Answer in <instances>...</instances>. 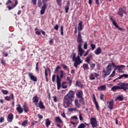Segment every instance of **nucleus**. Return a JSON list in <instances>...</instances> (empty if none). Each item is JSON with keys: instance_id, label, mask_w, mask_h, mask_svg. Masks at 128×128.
Instances as JSON below:
<instances>
[{"instance_id": "f257e3e1", "label": "nucleus", "mask_w": 128, "mask_h": 128, "mask_svg": "<svg viewBox=\"0 0 128 128\" xmlns=\"http://www.w3.org/2000/svg\"><path fill=\"white\" fill-rule=\"evenodd\" d=\"M112 66L115 68L116 70H122L125 66L124 65L116 66L114 62L109 64L106 68V70H103L102 72H104L103 75L104 78H106L108 76H110V72H112Z\"/></svg>"}, {"instance_id": "f03ea898", "label": "nucleus", "mask_w": 128, "mask_h": 128, "mask_svg": "<svg viewBox=\"0 0 128 128\" xmlns=\"http://www.w3.org/2000/svg\"><path fill=\"white\" fill-rule=\"evenodd\" d=\"M64 76H66V73L64 70L60 71V76L58 74H56V84H57V90H60V86H62L61 82L62 78H64Z\"/></svg>"}, {"instance_id": "7ed1b4c3", "label": "nucleus", "mask_w": 128, "mask_h": 128, "mask_svg": "<svg viewBox=\"0 0 128 128\" xmlns=\"http://www.w3.org/2000/svg\"><path fill=\"white\" fill-rule=\"evenodd\" d=\"M117 90H124V92H128V83H122L119 86H113L112 88V92H116Z\"/></svg>"}, {"instance_id": "20e7f679", "label": "nucleus", "mask_w": 128, "mask_h": 128, "mask_svg": "<svg viewBox=\"0 0 128 128\" xmlns=\"http://www.w3.org/2000/svg\"><path fill=\"white\" fill-rule=\"evenodd\" d=\"M76 54L74 53L72 56V60L75 62L74 63V68H78V64H82V60H80V56L78 55L77 57L76 58Z\"/></svg>"}, {"instance_id": "39448f33", "label": "nucleus", "mask_w": 128, "mask_h": 128, "mask_svg": "<svg viewBox=\"0 0 128 128\" xmlns=\"http://www.w3.org/2000/svg\"><path fill=\"white\" fill-rule=\"evenodd\" d=\"M72 104V99L68 98V97L64 96L63 106L64 108H70V105Z\"/></svg>"}, {"instance_id": "423d86ee", "label": "nucleus", "mask_w": 128, "mask_h": 128, "mask_svg": "<svg viewBox=\"0 0 128 128\" xmlns=\"http://www.w3.org/2000/svg\"><path fill=\"white\" fill-rule=\"evenodd\" d=\"M124 14H126V9L124 6H122L119 8L118 12V14L120 16V18H122L124 16Z\"/></svg>"}, {"instance_id": "0eeeda50", "label": "nucleus", "mask_w": 128, "mask_h": 128, "mask_svg": "<svg viewBox=\"0 0 128 128\" xmlns=\"http://www.w3.org/2000/svg\"><path fill=\"white\" fill-rule=\"evenodd\" d=\"M43 5L41 8V10L40 11V14H44V12H46V8L48 5L46 4V2L48 0H42Z\"/></svg>"}, {"instance_id": "6e6552de", "label": "nucleus", "mask_w": 128, "mask_h": 128, "mask_svg": "<svg viewBox=\"0 0 128 128\" xmlns=\"http://www.w3.org/2000/svg\"><path fill=\"white\" fill-rule=\"evenodd\" d=\"M110 20H112L114 26H115V28H117L118 30H120V32H126V29L118 26V24H116V22L114 21V18H112L110 17Z\"/></svg>"}, {"instance_id": "1a4fd4ad", "label": "nucleus", "mask_w": 128, "mask_h": 128, "mask_svg": "<svg viewBox=\"0 0 128 128\" xmlns=\"http://www.w3.org/2000/svg\"><path fill=\"white\" fill-rule=\"evenodd\" d=\"M90 122L92 128H94L98 126V122L96 121V118H92L90 120Z\"/></svg>"}, {"instance_id": "9d476101", "label": "nucleus", "mask_w": 128, "mask_h": 128, "mask_svg": "<svg viewBox=\"0 0 128 128\" xmlns=\"http://www.w3.org/2000/svg\"><path fill=\"white\" fill-rule=\"evenodd\" d=\"M78 56L79 58H80V56H82V55L84 54V50L82 48V46L80 44L78 46Z\"/></svg>"}, {"instance_id": "9b49d317", "label": "nucleus", "mask_w": 128, "mask_h": 128, "mask_svg": "<svg viewBox=\"0 0 128 128\" xmlns=\"http://www.w3.org/2000/svg\"><path fill=\"white\" fill-rule=\"evenodd\" d=\"M66 98H70L71 100H72L74 98V92L70 90L68 93L64 96Z\"/></svg>"}, {"instance_id": "f8f14e48", "label": "nucleus", "mask_w": 128, "mask_h": 128, "mask_svg": "<svg viewBox=\"0 0 128 128\" xmlns=\"http://www.w3.org/2000/svg\"><path fill=\"white\" fill-rule=\"evenodd\" d=\"M77 42H78V46L80 44L81 46L82 44V34H80V32H78V36L77 37Z\"/></svg>"}, {"instance_id": "ddd939ff", "label": "nucleus", "mask_w": 128, "mask_h": 128, "mask_svg": "<svg viewBox=\"0 0 128 128\" xmlns=\"http://www.w3.org/2000/svg\"><path fill=\"white\" fill-rule=\"evenodd\" d=\"M28 76L30 78L31 80H32V82H38V78L34 76V74H32V73H28Z\"/></svg>"}, {"instance_id": "4468645a", "label": "nucleus", "mask_w": 128, "mask_h": 128, "mask_svg": "<svg viewBox=\"0 0 128 128\" xmlns=\"http://www.w3.org/2000/svg\"><path fill=\"white\" fill-rule=\"evenodd\" d=\"M16 106V110L18 114H22L24 112V108L22 107L20 104H18Z\"/></svg>"}, {"instance_id": "2eb2a0df", "label": "nucleus", "mask_w": 128, "mask_h": 128, "mask_svg": "<svg viewBox=\"0 0 128 128\" xmlns=\"http://www.w3.org/2000/svg\"><path fill=\"white\" fill-rule=\"evenodd\" d=\"M14 120V114L10 113L7 116V121L8 122H12Z\"/></svg>"}, {"instance_id": "dca6fc26", "label": "nucleus", "mask_w": 128, "mask_h": 128, "mask_svg": "<svg viewBox=\"0 0 128 128\" xmlns=\"http://www.w3.org/2000/svg\"><path fill=\"white\" fill-rule=\"evenodd\" d=\"M93 102L96 106V108L97 110H100V106H98V101H96V96H94V94H93Z\"/></svg>"}, {"instance_id": "f3484780", "label": "nucleus", "mask_w": 128, "mask_h": 128, "mask_svg": "<svg viewBox=\"0 0 128 128\" xmlns=\"http://www.w3.org/2000/svg\"><path fill=\"white\" fill-rule=\"evenodd\" d=\"M23 110H24V112H30V108L28 106L26 105V102H24L23 104Z\"/></svg>"}, {"instance_id": "a211bd4d", "label": "nucleus", "mask_w": 128, "mask_h": 128, "mask_svg": "<svg viewBox=\"0 0 128 128\" xmlns=\"http://www.w3.org/2000/svg\"><path fill=\"white\" fill-rule=\"evenodd\" d=\"M108 108L110 110H114V101L108 102L107 103Z\"/></svg>"}, {"instance_id": "6ab92c4d", "label": "nucleus", "mask_w": 128, "mask_h": 128, "mask_svg": "<svg viewBox=\"0 0 128 128\" xmlns=\"http://www.w3.org/2000/svg\"><path fill=\"white\" fill-rule=\"evenodd\" d=\"M39 100L40 99L38 98V96H34L32 98V102H34L36 106H38V102Z\"/></svg>"}, {"instance_id": "aec40b11", "label": "nucleus", "mask_w": 128, "mask_h": 128, "mask_svg": "<svg viewBox=\"0 0 128 128\" xmlns=\"http://www.w3.org/2000/svg\"><path fill=\"white\" fill-rule=\"evenodd\" d=\"M14 2H15L14 4H13L12 6H8V10H12L14 8H16V6H18V0H14Z\"/></svg>"}, {"instance_id": "412c9836", "label": "nucleus", "mask_w": 128, "mask_h": 128, "mask_svg": "<svg viewBox=\"0 0 128 128\" xmlns=\"http://www.w3.org/2000/svg\"><path fill=\"white\" fill-rule=\"evenodd\" d=\"M4 100H8V102H10V100H14V94H11V97L10 96H6L4 97Z\"/></svg>"}, {"instance_id": "4be33fe9", "label": "nucleus", "mask_w": 128, "mask_h": 128, "mask_svg": "<svg viewBox=\"0 0 128 128\" xmlns=\"http://www.w3.org/2000/svg\"><path fill=\"white\" fill-rule=\"evenodd\" d=\"M76 96L78 98H82L84 96V92H82V90H80L78 91V92L76 94Z\"/></svg>"}, {"instance_id": "5701e85b", "label": "nucleus", "mask_w": 128, "mask_h": 128, "mask_svg": "<svg viewBox=\"0 0 128 128\" xmlns=\"http://www.w3.org/2000/svg\"><path fill=\"white\" fill-rule=\"evenodd\" d=\"M76 86L78 88H84V84H82L80 81L78 80L76 81Z\"/></svg>"}, {"instance_id": "b1692460", "label": "nucleus", "mask_w": 128, "mask_h": 128, "mask_svg": "<svg viewBox=\"0 0 128 128\" xmlns=\"http://www.w3.org/2000/svg\"><path fill=\"white\" fill-rule=\"evenodd\" d=\"M90 58H92V54H90L86 58L85 62L88 64H90Z\"/></svg>"}, {"instance_id": "393cba45", "label": "nucleus", "mask_w": 128, "mask_h": 128, "mask_svg": "<svg viewBox=\"0 0 128 128\" xmlns=\"http://www.w3.org/2000/svg\"><path fill=\"white\" fill-rule=\"evenodd\" d=\"M82 28H84L82 27V21H80L78 26V30L79 32H80L81 30H82Z\"/></svg>"}, {"instance_id": "a878e982", "label": "nucleus", "mask_w": 128, "mask_h": 128, "mask_svg": "<svg viewBox=\"0 0 128 128\" xmlns=\"http://www.w3.org/2000/svg\"><path fill=\"white\" fill-rule=\"evenodd\" d=\"M38 104L39 108H40V110H44V108H46V106H44V102H42V101L40 100Z\"/></svg>"}, {"instance_id": "bb28decb", "label": "nucleus", "mask_w": 128, "mask_h": 128, "mask_svg": "<svg viewBox=\"0 0 128 128\" xmlns=\"http://www.w3.org/2000/svg\"><path fill=\"white\" fill-rule=\"evenodd\" d=\"M106 85H102V86H98V90H100V91L106 90Z\"/></svg>"}, {"instance_id": "cd10ccee", "label": "nucleus", "mask_w": 128, "mask_h": 128, "mask_svg": "<svg viewBox=\"0 0 128 128\" xmlns=\"http://www.w3.org/2000/svg\"><path fill=\"white\" fill-rule=\"evenodd\" d=\"M94 54H97V55L100 54H102V49H100V48H98L94 51Z\"/></svg>"}, {"instance_id": "c85d7f7f", "label": "nucleus", "mask_w": 128, "mask_h": 128, "mask_svg": "<svg viewBox=\"0 0 128 128\" xmlns=\"http://www.w3.org/2000/svg\"><path fill=\"white\" fill-rule=\"evenodd\" d=\"M82 68L84 70H90V68L88 67V64H84L82 65Z\"/></svg>"}, {"instance_id": "c756f323", "label": "nucleus", "mask_w": 128, "mask_h": 128, "mask_svg": "<svg viewBox=\"0 0 128 128\" xmlns=\"http://www.w3.org/2000/svg\"><path fill=\"white\" fill-rule=\"evenodd\" d=\"M55 120H56V124H58V122H60V124H62V119H60V118L58 116L56 118Z\"/></svg>"}, {"instance_id": "7c9ffc66", "label": "nucleus", "mask_w": 128, "mask_h": 128, "mask_svg": "<svg viewBox=\"0 0 128 128\" xmlns=\"http://www.w3.org/2000/svg\"><path fill=\"white\" fill-rule=\"evenodd\" d=\"M74 104L76 106V108H80V103H78V100L76 99L75 100Z\"/></svg>"}, {"instance_id": "2f4dec72", "label": "nucleus", "mask_w": 128, "mask_h": 128, "mask_svg": "<svg viewBox=\"0 0 128 128\" xmlns=\"http://www.w3.org/2000/svg\"><path fill=\"white\" fill-rule=\"evenodd\" d=\"M116 100H119L120 102H122V100H124V96H119L116 98Z\"/></svg>"}, {"instance_id": "473e14b6", "label": "nucleus", "mask_w": 128, "mask_h": 128, "mask_svg": "<svg viewBox=\"0 0 128 128\" xmlns=\"http://www.w3.org/2000/svg\"><path fill=\"white\" fill-rule=\"evenodd\" d=\"M46 128H48L49 126H50V120L49 119L46 120Z\"/></svg>"}, {"instance_id": "72a5a7b5", "label": "nucleus", "mask_w": 128, "mask_h": 128, "mask_svg": "<svg viewBox=\"0 0 128 128\" xmlns=\"http://www.w3.org/2000/svg\"><path fill=\"white\" fill-rule=\"evenodd\" d=\"M79 98H80V100H79V102H80L82 104H84V99L83 98V97H81Z\"/></svg>"}, {"instance_id": "f704fd0d", "label": "nucleus", "mask_w": 128, "mask_h": 128, "mask_svg": "<svg viewBox=\"0 0 128 128\" xmlns=\"http://www.w3.org/2000/svg\"><path fill=\"white\" fill-rule=\"evenodd\" d=\"M44 74H45V78H46V82H48V72H46V69H45Z\"/></svg>"}, {"instance_id": "c9c22d12", "label": "nucleus", "mask_w": 128, "mask_h": 128, "mask_svg": "<svg viewBox=\"0 0 128 128\" xmlns=\"http://www.w3.org/2000/svg\"><path fill=\"white\" fill-rule=\"evenodd\" d=\"M86 122H85L84 124L82 123L81 124H80V125L79 126H78V128H86Z\"/></svg>"}, {"instance_id": "e433bc0d", "label": "nucleus", "mask_w": 128, "mask_h": 128, "mask_svg": "<svg viewBox=\"0 0 128 128\" xmlns=\"http://www.w3.org/2000/svg\"><path fill=\"white\" fill-rule=\"evenodd\" d=\"M60 68H61L60 66H58L56 67V69H55V70L54 71V74H56V72H58V70H60Z\"/></svg>"}, {"instance_id": "4c0bfd02", "label": "nucleus", "mask_w": 128, "mask_h": 128, "mask_svg": "<svg viewBox=\"0 0 128 128\" xmlns=\"http://www.w3.org/2000/svg\"><path fill=\"white\" fill-rule=\"evenodd\" d=\"M56 2L58 6H62V0H56Z\"/></svg>"}, {"instance_id": "58836bf2", "label": "nucleus", "mask_w": 128, "mask_h": 128, "mask_svg": "<svg viewBox=\"0 0 128 128\" xmlns=\"http://www.w3.org/2000/svg\"><path fill=\"white\" fill-rule=\"evenodd\" d=\"M116 76V70L115 69L113 70L112 74L109 76L108 78H114Z\"/></svg>"}, {"instance_id": "ea45409f", "label": "nucleus", "mask_w": 128, "mask_h": 128, "mask_svg": "<svg viewBox=\"0 0 128 128\" xmlns=\"http://www.w3.org/2000/svg\"><path fill=\"white\" fill-rule=\"evenodd\" d=\"M28 120H24L22 122V126H26L28 124Z\"/></svg>"}, {"instance_id": "a19ab883", "label": "nucleus", "mask_w": 128, "mask_h": 128, "mask_svg": "<svg viewBox=\"0 0 128 128\" xmlns=\"http://www.w3.org/2000/svg\"><path fill=\"white\" fill-rule=\"evenodd\" d=\"M90 69L92 70H94V68H96V64H94V63H92L90 64Z\"/></svg>"}, {"instance_id": "79ce46f5", "label": "nucleus", "mask_w": 128, "mask_h": 128, "mask_svg": "<svg viewBox=\"0 0 128 128\" xmlns=\"http://www.w3.org/2000/svg\"><path fill=\"white\" fill-rule=\"evenodd\" d=\"M67 80H68V84H71L72 83V79H70V78L67 77Z\"/></svg>"}, {"instance_id": "37998d69", "label": "nucleus", "mask_w": 128, "mask_h": 128, "mask_svg": "<svg viewBox=\"0 0 128 128\" xmlns=\"http://www.w3.org/2000/svg\"><path fill=\"white\" fill-rule=\"evenodd\" d=\"M66 84V82H62V88H68V86H65Z\"/></svg>"}, {"instance_id": "c03bdc74", "label": "nucleus", "mask_w": 128, "mask_h": 128, "mask_svg": "<svg viewBox=\"0 0 128 128\" xmlns=\"http://www.w3.org/2000/svg\"><path fill=\"white\" fill-rule=\"evenodd\" d=\"M42 0H38V8H40L42 6Z\"/></svg>"}, {"instance_id": "a18cd8bd", "label": "nucleus", "mask_w": 128, "mask_h": 128, "mask_svg": "<svg viewBox=\"0 0 128 128\" xmlns=\"http://www.w3.org/2000/svg\"><path fill=\"white\" fill-rule=\"evenodd\" d=\"M68 10H70V6H65V12L66 14L68 12Z\"/></svg>"}, {"instance_id": "49530a36", "label": "nucleus", "mask_w": 128, "mask_h": 128, "mask_svg": "<svg viewBox=\"0 0 128 128\" xmlns=\"http://www.w3.org/2000/svg\"><path fill=\"white\" fill-rule=\"evenodd\" d=\"M0 62H1L3 66H6V61H5L4 59V58H2L0 60Z\"/></svg>"}, {"instance_id": "de8ad7c7", "label": "nucleus", "mask_w": 128, "mask_h": 128, "mask_svg": "<svg viewBox=\"0 0 128 128\" xmlns=\"http://www.w3.org/2000/svg\"><path fill=\"white\" fill-rule=\"evenodd\" d=\"M2 94H8V91L7 90H2Z\"/></svg>"}, {"instance_id": "09e8293b", "label": "nucleus", "mask_w": 128, "mask_h": 128, "mask_svg": "<svg viewBox=\"0 0 128 128\" xmlns=\"http://www.w3.org/2000/svg\"><path fill=\"white\" fill-rule=\"evenodd\" d=\"M90 47H91L92 50H94V48H96V45L94 44H91Z\"/></svg>"}, {"instance_id": "8fccbe9b", "label": "nucleus", "mask_w": 128, "mask_h": 128, "mask_svg": "<svg viewBox=\"0 0 128 128\" xmlns=\"http://www.w3.org/2000/svg\"><path fill=\"white\" fill-rule=\"evenodd\" d=\"M104 94H100V100H102L104 101Z\"/></svg>"}, {"instance_id": "3c124183", "label": "nucleus", "mask_w": 128, "mask_h": 128, "mask_svg": "<svg viewBox=\"0 0 128 128\" xmlns=\"http://www.w3.org/2000/svg\"><path fill=\"white\" fill-rule=\"evenodd\" d=\"M37 116L39 118V120H42V118H44V116H42V115L40 114H38Z\"/></svg>"}, {"instance_id": "603ef678", "label": "nucleus", "mask_w": 128, "mask_h": 128, "mask_svg": "<svg viewBox=\"0 0 128 128\" xmlns=\"http://www.w3.org/2000/svg\"><path fill=\"white\" fill-rule=\"evenodd\" d=\"M56 74H54L52 76V82H56Z\"/></svg>"}, {"instance_id": "864d4df0", "label": "nucleus", "mask_w": 128, "mask_h": 128, "mask_svg": "<svg viewBox=\"0 0 128 128\" xmlns=\"http://www.w3.org/2000/svg\"><path fill=\"white\" fill-rule=\"evenodd\" d=\"M68 110L71 112H72L74 110V112H76V110H77V109H76V108H69Z\"/></svg>"}, {"instance_id": "5fc2aeb1", "label": "nucleus", "mask_w": 128, "mask_h": 128, "mask_svg": "<svg viewBox=\"0 0 128 128\" xmlns=\"http://www.w3.org/2000/svg\"><path fill=\"white\" fill-rule=\"evenodd\" d=\"M84 50H88V43L85 42L84 45Z\"/></svg>"}, {"instance_id": "6e6d98bb", "label": "nucleus", "mask_w": 128, "mask_h": 128, "mask_svg": "<svg viewBox=\"0 0 128 128\" xmlns=\"http://www.w3.org/2000/svg\"><path fill=\"white\" fill-rule=\"evenodd\" d=\"M60 30H61L60 34L62 36H64V26H61Z\"/></svg>"}, {"instance_id": "4d7b16f0", "label": "nucleus", "mask_w": 128, "mask_h": 128, "mask_svg": "<svg viewBox=\"0 0 128 128\" xmlns=\"http://www.w3.org/2000/svg\"><path fill=\"white\" fill-rule=\"evenodd\" d=\"M88 52H90V50H88L86 51V53L84 54V56H86L88 54Z\"/></svg>"}, {"instance_id": "13d9d810", "label": "nucleus", "mask_w": 128, "mask_h": 128, "mask_svg": "<svg viewBox=\"0 0 128 128\" xmlns=\"http://www.w3.org/2000/svg\"><path fill=\"white\" fill-rule=\"evenodd\" d=\"M54 30H58V25L56 24V25L54 26Z\"/></svg>"}, {"instance_id": "bf43d9fd", "label": "nucleus", "mask_w": 128, "mask_h": 128, "mask_svg": "<svg viewBox=\"0 0 128 128\" xmlns=\"http://www.w3.org/2000/svg\"><path fill=\"white\" fill-rule=\"evenodd\" d=\"M71 118H72V120H78V116H72L71 117Z\"/></svg>"}, {"instance_id": "052dcab7", "label": "nucleus", "mask_w": 128, "mask_h": 128, "mask_svg": "<svg viewBox=\"0 0 128 128\" xmlns=\"http://www.w3.org/2000/svg\"><path fill=\"white\" fill-rule=\"evenodd\" d=\"M79 118H80V120H83L82 116V114H79Z\"/></svg>"}, {"instance_id": "680f3d73", "label": "nucleus", "mask_w": 128, "mask_h": 128, "mask_svg": "<svg viewBox=\"0 0 128 128\" xmlns=\"http://www.w3.org/2000/svg\"><path fill=\"white\" fill-rule=\"evenodd\" d=\"M36 70H37V72H38V70H38V62H37L36 64Z\"/></svg>"}, {"instance_id": "e2e57ef3", "label": "nucleus", "mask_w": 128, "mask_h": 128, "mask_svg": "<svg viewBox=\"0 0 128 128\" xmlns=\"http://www.w3.org/2000/svg\"><path fill=\"white\" fill-rule=\"evenodd\" d=\"M46 70V72H49V74H51V70H50V68H47Z\"/></svg>"}, {"instance_id": "0e129e2a", "label": "nucleus", "mask_w": 128, "mask_h": 128, "mask_svg": "<svg viewBox=\"0 0 128 128\" xmlns=\"http://www.w3.org/2000/svg\"><path fill=\"white\" fill-rule=\"evenodd\" d=\"M32 2L34 6H36V0H32Z\"/></svg>"}, {"instance_id": "69168bd1", "label": "nucleus", "mask_w": 128, "mask_h": 128, "mask_svg": "<svg viewBox=\"0 0 128 128\" xmlns=\"http://www.w3.org/2000/svg\"><path fill=\"white\" fill-rule=\"evenodd\" d=\"M12 0H8V1H7V2H6V5H8V4H12Z\"/></svg>"}, {"instance_id": "338daca9", "label": "nucleus", "mask_w": 128, "mask_h": 128, "mask_svg": "<svg viewBox=\"0 0 128 128\" xmlns=\"http://www.w3.org/2000/svg\"><path fill=\"white\" fill-rule=\"evenodd\" d=\"M62 66L64 70H66V68H68V66H66V65L62 64Z\"/></svg>"}, {"instance_id": "774afa93", "label": "nucleus", "mask_w": 128, "mask_h": 128, "mask_svg": "<svg viewBox=\"0 0 128 128\" xmlns=\"http://www.w3.org/2000/svg\"><path fill=\"white\" fill-rule=\"evenodd\" d=\"M123 78H128V74H123Z\"/></svg>"}]
</instances>
